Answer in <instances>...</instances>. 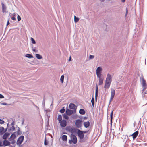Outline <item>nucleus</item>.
I'll list each match as a JSON object with an SVG mask.
<instances>
[{
  "instance_id": "obj_7",
  "label": "nucleus",
  "mask_w": 147,
  "mask_h": 147,
  "mask_svg": "<svg viewBox=\"0 0 147 147\" xmlns=\"http://www.w3.org/2000/svg\"><path fill=\"white\" fill-rule=\"evenodd\" d=\"M112 81V79L111 75L109 74H108L107 75L105 82L111 83Z\"/></svg>"
},
{
  "instance_id": "obj_25",
  "label": "nucleus",
  "mask_w": 147,
  "mask_h": 147,
  "mask_svg": "<svg viewBox=\"0 0 147 147\" xmlns=\"http://www.w3.org/2000/svg\"><path fill=\"white\" fill-rule=\"evenodd\" d=\"M35 56L38 59H41L42 58V56L39 54H36Z\"/></svg>"
},
{
  "instance_id": "obj_36",
  "label": "nucleus",
  "mask_w": 147,
  "mask_h": 147,
  "mask_svg": "<svg viewBox=\"0 0 147 147\" xmlns=\"http://www.w3.org/2000/svg\"><path fill=\"white\" fill-rule=\"evenodd\" d=\"M64 117L66 119H67V120H68V119H69V117L66 115H64Z\"/></svg>"
},
{
  "instance_id": "obj_1",
  "label": "nucleus",
  "mask_w": 147,
  "mask_h": 147,
  "mask_svg": "<svg viewBox=\"0 0 147 147\" xmlns=\"http://www.w3.org/2000/svg\"><path fill=\"white\" fill-rule=\"evenodd\" d=\"M70 138L71 139L69 141V142L70 144H71L72 143H73L76 144L77 143V139L76 136L73 134H71Z\"/></svg>"
},
{
  "instance_id": "obj_30",
  "label": "nucleus",
  "mask_w": 147,
  "mask_h": 147,
  "mask_svg": "<svg viewBox=\"0 0 147 147\" xmlns=\"http://www.w3.org/2000/svg\"><path fill=\"white\" fill-rule=\"evenodd\" d=\"M91 102L92 106L94 107V100L93 97L91 99Z\"/></svg>"
},
{
  "instance_id": "obj_5",
  "label": "nucleus",
  "mask_w": 147,
  "mask_h": 147,
  "mask_svg": "<svg viewBox=\"0 0 147 147\" xmlns=\"http://www.w3.org/2000/svg\"><path fill=\"white\" fill-rule=\"evenodd\" d=\"M102 69L100 67H98L96 70V74L97 77L101 76Z\"/></svg>"
},
{
  "instance_id": "obj_43",
  "label": "nucleus",
  "mask_w": 147,
  "mask_h": 147,
  "mask_svg": "<svg viewBox=\"0 0 147 147\" xmlns=\"http://www.w3.org/2000/svg\"><path fill=\"white\" fill-rule=\"evenodd\" d=\"M44 144L45 145H46L48 144V143L46 142V139H45V140Z\"/></svg>"
},
{
  "instance_id": "obj_41",
  "label": "nucleus",
  "mask_w": 147,
  "mask_h": 147,
  "mask_svg": "<svg viewBox=\"0 0 147 147\" xmlns=\"http://www.w3.org/2000/svg\"><path fill=\"white\" fill-rule=\"evenodd\" d=\"M4 98V96L2 94H0V98Z\"/></svg>"
},
{
  "instance_id": "obj_19",
  "label": "nucleus",
  "mask_w": 147,
  "mask_h": 147,
  "mask_svg": "<svg viewBox=\"0 0 147 147\" xmlns=\"http://www.w3.org/2000/svg\"><path fill=\"white\" fill-rule=\"evenodd\" d=\"M10 134L7 132L5 133L3 136V139L6 140L7 137L9 136Z\"/></svg>"
},
{
  "instance_id": "obj_38",
  "label": "nucleus",
  "mask_w": 147,
  "mask_h": 147,
  "mask_svg": "<svg viewBox=\"0 0 147 147\" xmlns=\"http://www.w3.org/2000/svg\"><path fill=\"white\" fill-rule=\"evenodd\" d=\"M65 111L64 109H62L60 110V112L62 113H63Z\"/></svg>"
},
{
  "instance_id": "obj_50",
  "label": "nucleus",
  "mask_w": 147,
  "mask_h": 147,
  "mask_svg": "<svg viewBox=\"0 0 147 147\" xmlns=\"http://www.w3.org/2000/svg\"><path fill=\"white\" fill-rule=\"evenodd\" d=\"M9 20H8L7 21V25H9Z\"/></svg>"
},
{
  "instance_id": "obj_18",
  "label": "nucleus",
  "mask_w": 147,
  "mask_h": 147,
  "mask_svg": "<svg viewBox=\"0 0 147 147\" xmlns=\"http://www.w3.org/2000/svg\"><path fill=\"white\" fill-rule=\"evenodd\" d=\"M3 144L5 146H9L10 145V142L6 140H4L3 142Z\"/></svg>"
},
{
  "instance_id": "obj_32",
  "label": "nucleus",
  "mask_w": 147,
  "mask_h": 147,
  "mask_svg": "<svg viewBox=\"0 0 147 147\" xmlns=\"http://www.w3.org/2000/svg\"><path fill=\"white\" fill-rule=\"evenodd\" d=\"M113 110L110 114V117H111V121L112 122V118H113Z\"/></svg>"
},
{
  "instance_id": "obj_14",
  "label": "nucleus",
  "mask_w": 147,
  "mask_h": 147,
  "mask_svg": "<svg viewBox=\"0 0 147 147\" xmlns=\"http://www.w3.org/2000/svg\"><path fill=\"white\" fill-rule=\"evenodd\" d=\"M138 131H137L133 133L131 135L134 139H135L138 136Z\"/></svg>"
},
{
  "instance_id": "obj_45",
  "label": "nucleus",
  "mask_w": 147,
  "mask_h": 147,
  "mask_svg": "<svg viewBox=\"0 0 147 147\" xmlns=\"http://www.w3.org/2000/svg\"><path fill=\"white\" fill-rule=\"evenodd\" d=\"M1 104L3 105H7V104L5 102H3L1 103Z\"/></svg>"
},
{
  "instance_id": "obj_20",
  "label": "nucleus",
  "mask_w": 147,
  "mask_h": 147,
  "mask_svg": "<svg viewBox=\"0 0 147 147\" xmlns=\"http://www.w3.org/2000/svg\"><path fill=\"white\" fill-rule=\"evenodd\" d=\"M2 11L3 13H4L5 12L6 7L5 5L3 3H2Z\"/></svg>"
},
{
  "instance_id": "obj_9",
  "label": "nucleus",
  "mask_w": 147,
  "mask_h": 147,
  "mask_svg": "<svg viewBox=\"0 0 147 147\" xmlns=\"http://www.w3.org/2000/svg\"><path fill=\"white\" fill-rule=\"evenodd\" d=\"M141 84L142 86L143 87V88H147V84L146 83V81L145 80L142 78L141 80Z\"/></svg>"
},
{
  "instance_id": "obj_27",
  "label": "nucleus",
  "mask_w": 147,
  "mask_h": 147,
  "mask_svg": "<svg viewBox=\"0 0 147 147\" xmlns=\"http://www.w3.org/2000/svg\"><path fill=\"white\" fill-rule=\"evenodd\" d=\"M146 89L145 88H143L142 91V93L147 94V91L145 90Z\"/></svg>"
},
{
  "instance_id": "obj_49",
  "label": "nucleus",
  "mask_w": 147,
  "mask_h": 147,
  "mask_svg": "<svg viewBox=\"0 0 147 147\" xmlns=\"http://www.w3.org/2000/svg\"><path fill=\"white\" fill-rule=\"evenodd\" d=\"M71 57H70L69 60V61H71Z\"/></svg>"
},
{
  "instance_id": "obj_16",
  "label": "nucleus",
  "mask_w": 147,
  "mask_h": 147,
  "mask_svg": "<svg viewBox=\"0 0 147 147\" xmlns=\"http://www.w3.org/2000/svg\"><path fill=\"white\" fill-rule=\"evenodd\" d=\"M66 113L67 115H71L73 113V111L72 110H70L69 109H67L66 110Z\"/></svg>"
},
{
  "instance_id": "obj_42",
  "label": "nucleus",
  "mask_w": 147,
  "mask_h": 147,
  "mask_svg": "<svg viewBox=\"0 0 147 147\" xmlns=\"http://www.w3.org/2000/svg\"><path fill=\"white\" fill-rule=\"evenodd\" d=\"M126 14H125V16H127V13H128V9H127V8H126Z\"/></svg>"
},
{
  "instance_id": "obj_11",
  "label": "nucleus",
  "mask_w": 147,
  "mask_h": 147,
  "mask_svg": "<svg viewBox=\"0 0 147 147\" xmlns=\"http://www.w3.org/2000/svg\"><path fill=\"white\" fill-rule=\"evenodd\" d=\"M67 130L72 134L74 133L76 131L75 129L70 127L67 128Z\"/></svg>"
},
{
  "instance_id": "obj_6",
  "label": "nucleus",
  "mask_w": 147,
  "mask_h": 147,
  "mask_svg": "<svg viewBox=\"0 0 147 147\" xmlns=\"http://www.w3.org/2000/svg\"><path fill=\"white\" fill-rule=\"evenodd\" d=\"M115 90L113 88L111 89V96L110 98V102H111L113 99L115 93Z\"/></svg>"
},
{
  "instance_id": "obj_17",
  "label": "nucleus",
  "mask_w": 147,
  "mask_h": 147,
  "mask_svg": "<svg viewBox=\"0 0 147 147\" xmlns=\"http://www.w3.org/2000/svg\"><path fill=\"white\" fill-rule=\"evenodd\" d=\"M75 105L74 104L71 103L69 106V107L70 109H74L75 108Z\"/></svg>"
},
{
  "instance_id": "obj_4",
  "label": "nucleus",
  "mask_w": 147,
  "mask_h": 147,
  "mask_svg": "<svg viewBox=\"0 0 147 147\" xmlns=\"http://www.w3.org/2000/svg\"><path fill=\"white\" fill-rule=\"evenodd\" d=\"M24 137L23 136H21L19 137L16 143L18 145H20L23 142Z\"/></svg>"
},
{
  "instance_id": "obj_48",
  "label": "nucleus",
  "mask_w": 147,
  "mask_h": 147,
  "mask_svg": "<svg viewBox=\"0 0 147 147\" xmlns=\"http://www.w3.org/2000/svg\"><path fill=\"white\" fill-rule=\"evenodd\" d=\"M3 146L2 142L0 141V146Z\"/></svg>"
},
{
  "instance_id": "obj_22",
  "label": "nucleus",
  "mask_w": 147,
  "mask_h": 147,
  "mask_svg": "<svg viewBox=\"0 0 147 147\" xmlns=\"http://www.w3.org/2000/svg\"><path fill=\"white\" fill-rule=\"evenodd\" d=\"M84 124L86 128L88 127L90 125V123L89 121L84 122Z\"/></svg>"
},
{
  "instance_id": "obj_23",
  "label": "nucleus",
  "mask_w": 147,
  "mask_h": 147,
  "mask_svg": "<svg viewBox=\"0 0 147 147\" xmlns=\"http://www.w3.org/2000/svg\"><path fill=\"white\" fill-rule=\"evenodd\" d=\"M61 139L63 141H67V137L66 135H63L62 136Z\"/></svg>"
},
{
  "instance_id": "obj_24",
  "label": "nucleus",
  "mask_w": 147,
  "mask_h": 147,
  "mask_svg": "<svg viewBox=\"0 0 147 147\" xmlns=\"http://www.w3.org/2000/svg\"><path fill=\"white\" fill-rule=\"evenodd\" d=\"M79 113L81 115H84L85 114V112L84 109H81L79 111Z\"/></svg>"
},
{
  "instance_id": "obj_28",
  "label": "nucleus",
  "mask_w": 147,
  "mask_h": 147,
  "mask_svg": "<svg viewBox=\"0 0 147 147\" xmlns=\"http://www.w3.org/2000/svg\"><path fill=\"white\" fill-rule=\"evenodd\" d=\"M26 57H27L31 58L33 57V56L30 54H27L26 55Z\"/></svg>"
},
{
  "instance_id": "obj_33",
  "label": "nucleus",
  "mask_w": 147,
  "mask_h": 147,
  "mask_svg": "<svg viewBox=\"0 0 147 147\" xmlns=\"http://www.w3.org/2000/svg\"><path fill=\"white\" fill-rule=\"evenodd\" d=\"M147 94L142 93V96L143 98H147Z\"/></svg>"
},
{
  "instance_id": "obj_15",
  "label": "nucleus",
  "mask_w": 147,
  "mask_h": 147,
  "mask_svg": "<svg viewBox=\"0 0 147 147\" xmlns=\"http://www.w3.org/2000/svg\"><path fill=\"white\" fill-rule=\"evenodd\" d=\"M98 88L97 85H96V91H95V100H97V97L98 96Z\"/></svg>"
},
{
  "instance_id": "obj_12",
  "label": "nucleus",
  "mask_w": 147,
  "mask_h": 147,
  "mask_svg": "<svg viewBox=\"0 0 147 147\" xmlns=\"http://www.w3.org/2000/svg\"><path fill=\"white\" fill-rule=\"evenodd\" d=\"M111 84V83L109 82H105L104 87L105 89H109L110 88Z\"/></svg>"
},
{
  "instance_id": "obj_46",
  "label": "nucleus",
  "mask_w": 147,
  "mask_h": 147,
  "mask_svg": "<svg viewBox=\"0 0 147 147\" xmlns=\"http://www.w3.org/2000/svg\"><path fill=\"white\" fill-rule=\"evenodd\" d=\"M11 129L13 130V131H14L15 130V128L14 126H13L12 127Z\"/></svg>"
},
{
  "instance_id": "obj_52",
  "label": "nucleus",
  "mask_w": 147,
  "mask_h": 147,
  "mask_svg": "<svg viewBox=\"0 0 147 147\" xmlns=\"http://www.w3.org/2000/svg\"><path fill=\"white\" fill-rule=\"evenodd\" d=\"M83 134L84 133H86L87 132V131H83Z\"/></svg>"
},
{
  "instance_id": "obj_13",
  "label": "nucleus",
  "mask_w": 147,
  "mask_h": 147,
  "mask_svg": "<svg viewBox=\"0 0 147 147\" xmlns=\"http://www.w3.org/2000/svg\"><path fill=\"white\" fill-rule=\"evenodd\" d=\"M99 78V85H102L103 83V78L101 77V76L97 77Z\"/></svg>"
},
{
  "instance_id": "obj_26",
  "label": "nucleus",
  "mask_w": 147,
  "mask_h": 147,
  "mask_svg": "<svg viewBox=\"0 0 147 147\" xmlns=\"http://www.w3.org/2000/svg\"><path fill=\"white\" fill-rule=\"evenodd\" d=\"M62 117L61 115H59L57 118V120L59 121V123L62 121Z\"/></svg>"
},
{
  "instance_id": "obj_44",
  "label": "nucleus",
  "mask_w": 147,
  "mask_h": 147,
  "mask_svg": "<svg viewBox=\"0 0 147 147\" xmlns=\"http://www.w3.org/2000/svg\"><path fill=\"white\" fill-rule=\"evenodd\" d=\"M11 19L13 20H16V18H15V17L14 16H13V17H12L11 18Z\"/></svg>"
},
{
  "instance_id": "obj_31",
  "label": "nucleus",
  "mask_w": 147,
  "mask_h": 147,
  "mask_svg": "<svg viewBox=\"0 0 147 147\" xmlns=\"http://www.w3.org/2000/svg\"><path fill=\"white\" fill-rule=\"evenodd\" d=\"M79 20V19L76 17V16H74V22L75 23H76Z\"/></svg>"
},
{
  "instance_id": "obj_39",
  "label": "nucleus",
  "mask_w": 147,
  "mask_h": 147,
  "mask_svg": "<svg viewBox=\"0 0 147 147\" xmlns=\"http://www.w3.org/2000/svg\"><path fill=\"white\" fill-rule=\"evenodd\" d=\"M94 57V56L91 55H90L89 56V59H92Z\"/></svg>"
},
{
  "instance_id": "obj_21",
  "label": "nucleus",
  "mask_w": 147,
  "mask_h": 147,
  "mask_svg": "<svg viewBox=\"0 0 147 147\" xmlns=\"http://www.w3.org/2000/svg\"><path fill=\"white\" fill-rule=\"evenodd\" d=\"M5 132L4 128L3 127H0V134L2 135Z\"/></svg>"
},
{
  "instance_id": "obj_35",
  "label": "nucleus",
  "mask_w": 147,
  "mask_h": 147,
  "mask_svg": "<svg viewBox=\"0 0 147 147\" xmlns=\"http://www.w3.org/2000/svg\"><path fill=\"white\" fill-rule=\"evenodd\" d=\"M31 40L32 42V43H33V44H35L36 43V42L33 38H31Z\"/></svg>"
},
{
  "instance_id": "obj_3",
  "label": "nucleus",
  "mask_w": 147,
  "mask_h": 147,
  "mask_svg": "<svg viewBox=\"0 0 147 147\" xmlns=\"http://www.w3.org/2000/svg\"><path fill=\"white\" fill-rule=\"evenodd\" d=\"M82 121L80 119H78L75 122L76 126L78 128L81 127L82 125Z\"/></svg>"
},
{
  "instance_id": "obj_53",
  "label": "nucleus",
  "mask_w": 147,
  "mask_h": 147,
  "mask_svg": "<svg viewBox=\"0 0 147 147\" xmlns=\"http://www.w3.org/2000/svg\"><path fill=\"white\" fill-rule=\"evenodd\" d=\"M100 1H101L102 2L104 1V0H100Z\"/></svg>"
},
{
  "instance_id": "obj_47",
  "label": "nucleus",
  "mask_w": 147,
  "mask_h": 147,
  "mask_svg": "<svg viewBox=\"0 0 147 147\" xmlns=\"http://www.w3.org/2000/svg\"><path fill=\"white\" fill-rule=\"evenodd\" d=\"M32 50H33V51H34V52H37V51L35 49H33Z\"/></svg>"
},
{
  "instance_id": "obj_2",
  "label": "nucleus",
  "mask_w": 147,
  "mask_h": 147,
  "mask_svg": "<svg viewBox=\"0 0 147 147\" xmlns=\"http://www.w3.org/2000/svg\"><path fill=\"white\" fill-rule=\"evenodd\" d=\"M16 137L15 132L13 133L11 136L9 138V140L11 142V143L12 144H14L16 142V141L14 140V139Z\"/></svg>"
},
{
  "instance_id": "obj_29",
  "label": "nucleus",
  "mask_w": 147,
  "mask_h": 147,
  "mask_svg": "<svg viewBox=\"0 0 147 147\" xmlns=\"http://www.w3.org/2000/svg\"><path fill=\"white\" fill-rule=\"evenodd\" d=\"M64 76L63 75H62L61 76L60 78V81L61 82L63 83V82L64 81Z\"/></svg>"
},
{
  "instance_id": "obj_40",
  "label": "nucleus",
  "mask_w": 147,
  "mask_h": 147,
  "mask_svg": "<svg viewBox=\"0 0 147 147\" xmlns=\"http://www.w3.org/2000/svg\"><path fill=\"white\" fill-rule=\"evenodd\" d=\"M4 123V121L0 119V124H3Z\"/></svg>"
},
{
  "instance_id": "obj_8",
  "label": "nucleus",
  "mask_w": 147,
  "mask_h": 147,
  "mask_svg": "<svg viewBox=\"0 0 147 147\" xmlns=\"http://www.w3.org/2000/svg\"><path fill=\"white\" fill-rule=\"evenodd\" d=\"M77 134L80 139H82L84 138V136L83 131L78 129V130Z\"/></svg>"
},
{
  "instance_id": "obj_34",
  "label": "nucleus",
  "mask_w": 147,
  "mask_h": 147,
  "mask_svg": "<svg viewBox=\"0 0 147 147\" xmlns=\"http://www.w3.org/2000/svg\"><path fill=\"white\" fill-rule=\"evenodd\" d=\"M22 134L21 131L19 129H18V131H17V134L18 135H21Z\"/></svg>"
},
{
  "instance_id": "obj_51",
  "label": "nucleus",
  "mask_w": 147,
  "mask_h": 147,
  "mask_svg": "<svg viewBox=\"0 0 147 147\" xmlns=\"http://www.w3.org/2000/svg\"><path fill=\"white\" fill-rule=\"evenodd\" d=\"M121 1L122 2L124 3L125 1V0H121Z\"/></svg>"
},
{
  "instance_id": "obj_10",
  "label": "nucleus",
  "mask_w": 147,
  "mask_h": 147,
  "mask_svg": "<svg viewBox=\"0 0 147 147\" xmlns=\"http://www.w3.org/2000/svg\"><path fill=\"white\" fill-rule=\"evenodd\" d=\"M59 123H60V125L62 127H65L67 125V121L65 120H63Z\"/></svg>"
},
{
  "instance_id": "obj_37",
  "label": "nucleus",
  "mask_w": 147,
  "mask_h": 147,
  "mask_svg": "<svg viewBox=\"0 0 147 147\" xmlns=\"http://www.w3.org/2000/svg\"><path fill=\"white\" fill-rule=\"evenodd\" d=\"M17 19H18V21H20L21 20V17H20V16L19 15H18Z\"/></svg>"
}]
</instances>
